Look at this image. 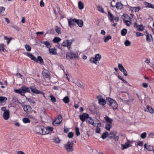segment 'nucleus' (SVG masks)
Instances as JSON below:
<instances>
[{
    "instance_id": "f257e3e1",
    "label": "nucleus",
    "mask_w": 154,
    "mask_h": 154,
    "mask_svg": "<svg viewBox=\"0 0 154 154\" xmlns=\"http://www.w3.org/2000/svg\"><path fill=\"white\" fill-rule=\"evenodd\" d=\"M29 88V87H26L24 86H22L20 89H15L14 90V91L15 92L20 94L22 96H24V93H26L27 92H30Z\"/></svg>"
},
{
    "instance_id": "f03ea898",
    "label": "nucleus",
    "mask_w": 154,
    "mask_h": 154,
    "mask_svg": "<svg viewBox=\"0 0 154 154\" xmlns=\"http://www.w3.org/2000/svg\"><path fill=\"white\" fill-rule=\"evenodd\" d=\"M35 131L36 133L39 135H44L46 134V133L47 132H45V131L46 130L45 127L43 125L36 126L35 128Z\"/></svg>"
},
{
    "instance_id": "7ed1b4c3",
    "label": "nucleus",
    "mask_w": 154,
    "mask_h": 154,
    "mask_svg": "<svg viewBox=\"0 0 154 154\" xmlns=\"http://www.w3.org/2000/svg\"><path fill=\"white\" fill-rule=\"evenodd\" d=\"M106 100L107 103L112 109H117L118 104L115 100L109 97L107 98Z\"/></svg>"
},
{
    "instance_id": "20e7f679",
    "label": "nucleus",
    "mask_w": 154,
    "mask_h": 154,
    "mask_svg": "<svg viewBox=\"0 0 154 154\" xmlns=\"http://www.w3.org/2000/svg\"><path fill=\"white\" fill-rule=\"evenodd\" d=\"M64 147L67 152H71L73 151V143L70 141H68L65 145Z\"/></svg>"
},
{
    "instance_id": "39448f33",
    "label": "nucleus",
    "mask_w": 154,
    "mask_h": 154,
    "mask_svg": "<svg viewBox=\"0 0 154 154\" xmlns=\"http://www.w3.org/2000/svg\"><path fill=\"white\" fill-rule=\"evenodd\" d=\"M66 57L67 59H72L78 58L79 56L72 51H69L66 53Z\"/></svg>"
},
{
    "instance_id": "423d86ee",
    "label": "nucleus",
    "mask_w": 154,
    "mask_h": 154,
    "mask_svg": "<svg viewBox=\"0 0 154 154\" xmlns=\"http://www.w3.org/2000/svg\"><path fill=\"white\" fill-rule=\"evenodd\" d=\"M5 107H2V109L4 111L3 114V118L5 120H8L9 118L10 112L9 110H5Z\"/></svg>"
},
{
    "instance_id": "0eeeda50",
    "label": "nucleus",
    "mask_w": 154,
    "mask_h": 154,
    "mask_svg": "<svg viewBox=\"0 0 154 154\" xmlns=\"http://www.w3.org/2000/svg\"><path fill=\"white\" fill-rule=\"evenodd\" d=\"M72 42H70V40H66L63 42L62 43V45L64 47H67L69 49L71 48V46L72 44Z\"/></svg>"
},
{
    "instance_id": "6e6552de",
    "label": "nucleus",
    "mask_w": 154,
    "mask_h": 154,
    "mask_svg": "<svg viewBox=\"0 0 154 154\" xmlns=\"http://www.w3.org/2000/svg\"><path fill=\"white\" fill-rule=\"evenodd\" d=\"M125 18H123L124 22L125 23L127 26H129L131 24V19L130 17L127 14Z\"/></svg>"
},
{
    "instance_id": "1a4fd4ad",
    "label": "nucleus",
    "mask_w": 154,
    "mask_h": 154,
    "mask_svg": "<svg viewBox=\"0 0 154 154\" xmlns=\"http://www.w3.org/2000/svg\"><path fill=\"white\" fill-rule=\"evenodd\" d=\"M62 120V118L61 115H59L55 121L53 122L52 124L56 126L57 125L60 124Z\"/></svg>"
},
{
    "instance_id": "9d476101",
    "label": "nucleus",
    "mask_w": 154,
    "mask_h": 154,
    "mask_svg": "<svg viewBox=\"0 0 154 154\" xmlns=\"http://www.w3.org/2000/svg\"><path fill=\"white\" fill-rule=\"evenodd\" d=\"M30 88L31 89V91L33 93L44 94L43 93L37 89L34 86L30 87Z\"/></svg>"
},
{
    "instance_id": "9b49d317",
    "label": "nucleus",
    "mask_w": 154,
    "mask_h": 154,
    "mask_svg": "<svg viewBox=\"0 0 154 154\" xmlns=\"http://www.w3.org/2000/svg\"><path fill=\"white\" fill-rule=\"evenodd\" d=\"M89 115L87 113H83L82 115L79 116L80 119L83 122H84L86 119L89 118Z\"/></svg>"
},
{
    "instance_id": "f8f14e48",
    "label": "nucleus",
    "mask_w": 154,
    "mask_h": 154,
    "mask_svg": "<svg viewBox=\"0 0 154 154\" xmlns=\"http://www.w3.org/2000/svg\"><path fill=\"white\" fill-rule=\"evenodd\" d=\"M23 109L24 111L27 113H30L32 112V108L29 105H27L23 106Z\"/></svg>"
},
{
    "instance_id": "ddd939ff",
    "label": "nucleus",
    "mask_w": 154,
    "mask_h": 154,
    "mask_svg": "<svg viewBox=\"0 0 154 154\" xmlns=\"http://www.w3.org/2000/svg\"><path fill=\"white\" fill-rule=\"evenodd\" d=\"M74 21L80 27H82L83 25V21L81 20H79L76 18L74 19Z\"/></svg>"
},
{
    "instance_id": "4468645a",
    "label": "nucleus",
    "mask_w": 154,
    "mask_h": 154,
    "mask_svg": "<svg viewBox=\"0 0 154 154\" xmlns=\"http://www.w3.org/2000/svg\"><path fill=\"white\" fill-rule=\"evenodd\" d=\"M145 33L146 34V40L148 42H152L153 41V39L152 38V35L149 34L148 32L146 31Z\"/></svg>"
},
{
    "instance_id": "2eb2a0df",
    "label": "nucleus",
    "mask_w": 154,
    "mask_h": 154,
    "mask_svg": "<svg viewBox=\"0 0 154 154\" xmlns=\"http://www.w3.org/2000/svg\"><path fill=\"white\" fill-rule=\"evenodd\" d=\"M43 76L45 78H49L50 72L46 69H45L42 72Z\"/></svg>"
},
{
    "instance_id": "dca6fc26",
    "label": "nucleus",
    "mask_w": 154,
    "mask_h": 154,
    "mask_svg": "<svg viewBox=\"0 0 154 154\" xmlns=\"http://www.w3.org/2000/svg\"><path fill=\"white\" fill-rule=\"evenodd\" d=\"M128 8L131 11V12H137L139 11L140 10V8L139 7H132L131 6H128Z\"/></svg>"
},
{
    "instance_id": "f3484780",
    "label": "nucleus",
    "mask_w": 154,
    "mask_h": 154,
    "mask_svg": "<svg viewBox=\"0 0 154 154\" xmlns=\"http://www.w3.org/2000/svg\"><path fill=\"white\" fill-rule=\"evenodd\" d=\"M134 27L137 28V30L138 31H142L144 29L143 26H142V25H138L136 23H134Z\"/></svg>"
},
{
    "instance_id": "a211bd4d",
    "label": "nucleus",
    "mask_w": 154,
    "mask_h": 154,
    "mask_svg": "<svg viewBox=\"0 0 154 154\" xmlns=\"http://www.w3.org/2000/svg\"><path fill=\"white\" fill-rule=\"evenodd\" d=\"M145 111L146 112H149L151 113H153L154 112L153 109L149 105H147L146 106Z\"/></svg>"
},
{
    "instance_id": "6ab92c4d",
    "label": "nucleus",
    "mask_w": 154,
    "mask_h": 154,
    "mask_svg": "<svg viewBox=\"0 0 154 154\" xmlns=\"http://www.w3.org/2000/svg\"><path fill=\"white\" fill-rule=\"evenodd\" d=\"M36 62H39V63L41 65L44 64V61L42 57L40 56H38L37 59L36 58L35 61Z\"/></svg>"
},
{
    "instance_id": "aec40b11",
    "label": "nucleus",
    "mask_w": 154,
    "mask_h": 154,
    "mask_svg": "<svg viewBox=\"0 0 154 154\" xmlns=\"http://www.w3.org/2000/svg\"><path fill=\"white\" fill-rule=\"evenodd\" d=\"M73 20L74 19L72 20L71 19H68V25L70 28H71L72 26H73L75 25V24L74 23H75V22Z\"/></svg>"
},
{
    "instance_id": "412c9836",
    "label": "nucleus",
    "mask_w": 154,
    "mask_h": 154,
    "mask_svg": "<svg viewBox=\"0 0 154 154\" xmlns=\"http://www.w3.org/2000/svg\"><path fill=\"white\" fill-rule=\"evenodd\" d=\"M115 7L118 9H121L123 8V5L121 2H117L115 5Z\"/></svg>"
},
{
    "instance_id": "4be33fe9",
    "label": "nucleus",
    "mask_w": 154,
    "mask_h": 154,
    "mask_svg": "<svg viewBox=\"0 0 154 154\" xmlns=\"http://www.w3.org/2000/svg\"><path fill=\"white\" fill-rule=\"evenodd\" d=\"M104 119L106 122L108 123V124H112L113 120L110 118L109 117L106 116L104 117Z\"/></svg>"
},
{
    "instance_id": "5701e85b",
    "label": "nucleus",
    "mask_w": 154,
    "mask_h": 154,
    "mask_svg": "<svg viewBox=\"0 0 154 154\" xmlns=\"http://www.w3.org/2000/svg\"><path fill=\"white\" fill-rule=\"evenodd\" d=\"M41 43L44 44L48 49H50L51 46V44L48 41H43L41 42Z\"/></svg>"
},
{
    "instance_id": "b1692460",
    "label": "nucleus",
    "mask_w": 154,
    "mask_h": 154,
    "mask_svg": "<svg viewBox=\"0 0 154 154\" xmlns=\"http://www.w3.org/2000/svg\"><path fill=\"white\" fill-rule=\"evenodd\" d=\"M88 123L89 124L92 125L94 127H96V124H95L94 123V122L93 121L92 118L91 117H89V118H88Z\"/></svg>"
},
{
    "instance_id": "393cba45",
    "label": "nucleus",
    "mask_w": 154,
    "mask_h": 154,
    "mask_svg": "<svg viewBox=\"0 0 154 154\" xmlns=\"http://www.w3.org/2000/svg\"><path fill=\"white\" fill-rule=\"evenodd\" d=\"M144 4L145 7L150 8H152L154 9V6H153L151 4L147 2H144Z\"/></svg>"
},
{
    "instance_id": "a878e982",
    "label": "nucleus",
    "mask_w": 154,
    "mask_h": 154,
    "mask_svg": "<svg viewBox=\"0 0 154 154\" xmlns=\"http://www.w3.org/2000/svg\"><path fill=\"white\" fill-rule=\"evenodd\" d=\"M6 50L5 48V45L3 43H0V51L5 52Z\"/></svg>"
},
{
    "instance_id": "bb28decb",
    "label": "nucleus",
    "mask_w": 154,
    "mask_h": 154,
    "mask_svg": "<svg viewBox=\"0 0 154 154\" xmlns=\"http://www.w3.org/2000/svg\"><path fill=\"white\" fill-rule=\"evenodd\" d=\"M110 135L107 131H105L102 135L101 138L103 139H105L109 135Z\"/></svg>"
},
{
    "instance_id": "cd10ccee",
    "label": "nucleus",
    "mask_w": 154,
    "mask_h": 154,
    "mask_svg": "<svg viewBox=\"0 0 154 154\" xmlns=\"http://www.w3.org/2000/svg\"><path fill=\"white\" fill-rule=\"evenodd\" d=\"M98 103L100 105L104 106L106 104V101L105 99L102 98L101 100H99Z\"/></svg>"
},
{
    "instance_id": "c85d7f7f",
    "label": "nucleus",
    "mask_w": 154,
    "mask_h": 154,
    "mask_svg": "<svg viewBox=\"0 0 154 154\" xmlns=\"http://www.w3.org/2000/svg\"><path fill=\"white\" fill-rule=\"evenodd\" d=\"M45 128L46 129V130L45 131H45H46V132H47V133H46V134H48L49 133L50 131H52L53 130V128L52 127H45Z\"/></svg>"
},
{
    "instance_id": "c756f323",
    "label": "nucleus",
    "mask_w": 154,
    "mask_h": 154,
    "mask_svg": "<svg viewBox=\"0 0 154 154\" xmlns=\"http://www.w3.org/2000/svg\"><path fill=\"white\" fill-rule=\"evenodd\" d=\"M61 40V39L58 37H55L53 39V42L55 43H57L60 42Z\"/></svg>"
},
{
    "instance_id": "7c9ffc66",
    "label": "nucleus",
    "mask_w": 154,
    "mask_h": 154,
    "mask_svg": "<svg viewBox=\"0 0 154 154\" xmlns=\"http://www.w3.org/2000/svg\"><path fill=\"white\" fill-rule=\"evenodd\" d=\"M78 7L79 9L82 10L84 8V5L83 3L81 1H79L78 2Z\"/></svg>"
},
{
    "instance_id": "2f4dec72",
    "label": "nucleus",
    "mask_w": 154,
    "mask_h": 154,
    "mask_svg": "<svg viewBox=\"0 0 154 154\" xmlns=\"http://www.w3.org/2000/svg\"><path fill=\"white\" fill-rule=\"evenodd\" d=\"M27 56L30 58L32 60L35 61L36 57L31 53H28L27 54Z\"/></svg>"
},
{
    "instance_id": "473e14b6",
    "label": "nucleus",
    "mask_w": 154,
    "mask_h": 154,
    "mask_svg": "<svg viewBox=\"0 0 154 154\" xmlns=\"http://www.w3.org/2000/svg\"><path fill=\"white\" fill-rule=\"evenodd\" d=\"M90 61L91 63H94L97 65V60L94 57H91L90 59Z\"/></svg>"
},
{
    "instance_id": "72a5a7b5",
    "label": "nucleus",
    "mask_w": 154,
    "mask_h": 154,
    "mask_svg": "<svg viewBox=\"0 0 154 154\" xmlns=\"http://www.w3.org/2000/svg\"><path fill=\"white\" fill-rule=\"evenodd\" d=\"M108 13L109 19L111 22L113 21L114 16L109 11H108Z\"/></svg>"
},
{
    "instance_id": "f704fd0d",
    "label": "nucleus",
    "mask_w": 154,
    "mask_h": 154,
    "mask_svg": "<svg viewBox=\"0 0 154 154\" xmlns=\"http://www.w3.org/2000/svg\"><path fill=\"white\" fill-rule=\"evenodd\" d=\"M22 121L24 123H29L30 122V120L27 118H24L23 119Z\"/></svg>"
},
{
    "instance_id": "c9c22d12",
    "label": "nucleus",
    "mask_w": 154,
    "mask_h": 154,
    "mask_svg": "<svg viewBox=\"0 0 154 154\" xmlns=\"http://www.w3.org/2000/svg\"><path fill=\"white\" fill-rule=\"evenodd\" d=\"M7 100V98L5 97H0V103H4Z\"/></svg>"
},
{
    "instance_id": "e433bc0d",
    "label": "nucleus",
    "mask_w": 154,
    "mask_h": 154,
    "mask_svg": "<svg viewBox=\"0 0 154 154\" xmlns=\"http://www.w3.org/2000/svg\"><path fill=\"white\" fill-rule=\"evenodd\" d=\"M63 101L65 103H68L69 102V99L68 96H66L63 98Z\"/></svg>"
},
{
    "instance_id": "4c0bfd02",
    "label": "nucleus",
    "mask_w": 154,
    "mask_h": 154,
    "mask_svg": "<svg viewBox=\"0 0 154 154\" xmlns=\"http://www.w3.org/2000/svg\"><path fill=\"white\" fill-rule=\"evenodd\" d=\"M127 32V30L126 29H123L121 31V35L122 36H125Z\"/></svg>"
},
{
    "instance_id": "58836bf2",
    "label": "nucleus",
    "mask_w": 154,
    "mask_h": 154,
    "mask_svg": "<svg viewBox=\"0 0 154 154\" xmlns=\"http://www.w3.org/2000/svg\"><path fill=\"white\" fill-rule=\"evenodd\" d=\"M112 124H108L106 125L105 126V128L108 131H110V128L112 127Z\"/></svg>"
},
{
    "instance_id": "ea45409f",
    "label": "nucleus",
    "mask_w": 154,
    "mask_h": 154,
    "mask_svg": "<svg viewBox=\"0 0 154 154\" xmlns=\"http://www.w3.org/2000/svg\"><path fill=\"white\" fill-rule=\"evenodd\" d=\"M122 145V149H124L131 146L129 143H126L125 145Z\"/></svg>"
},
{
    "instance_id": "a19ab883",
    "label": "nucleus",
    "mask_w": 154,
    "mask_h": 154,
    "mask_svg": "<svg viewBox=\"0 0 154 154\" xmlns=\"http://www.w3.org/2000/svg\"><path fill=\"white\" fill-rule=\"evenodd\" d=\"M49 52L52 54H55L56 53V50L55 48L49 49Z\"/></svg>"
},
{
    "instance_id": "79ce46f5",
    "label": "nucleus",
    "mask_w": 154,
    "mask_h": 154,
    "mask_svg": "<svg viewBox=\"0 0 154 154\" xmlns=\"http://www.w3.org/2000/svg\"><path fill=\"white\" fill-rule=\"evenodd\" d=\"M75 134L77 136H79L80 135V132L79 130V128L76 127L75 128Z\"/></svg>"
},
{
    "instance_id": "37998d69",
    "label": "nucleus",
    "mask_w": 154,
    "mask_h": 154,
    "mask_svg": "<svg viewBox=\"0 0 154 154\" xmlns=\"http://www.w3.org/2000/svg\"><path fill=\"white\" fill-rule=\"evenodd\" d=\"M53 141L54 143H59L60 142V140L58 137L54 138L53 139Z\"/></svg>"
},
{
    "instance_id": "c03bdc74",
    "label": "nucleus",
    "mask_w": 154,
    "mask_h": 154,
    "mask_svg": "<svg viewBox=\"0 0 154 154\" xmlns=\"http://www.w3.org/2000/svg\"><path fill=\"white\" fill-rule=\"evenodd\" d=\"M55 30L56 32L58 34L61 33L60 31L61 28L60 27H59L58 26H57L55 28Z\"/></svg>"
},
{
    "instance_id": "a18cd8bd",
    "label": "nucleus",
    "mask_w": 154,
    "mask_h": 154,
    "mask_svg": "<svg viewBox=\"0 0 154 154\" xmlns=\"http://www.w3.org/2000/svg\"><path fill=\"white\" fill-rule=\"evenodd\" d=\"M49 97L51 98V100L52 102H56V99L55 97L53 96L52 95H50L49 96Z\"/></svg>"
},
{
    "instance_id": "49530a36",
    "label": "nucleus",
    "mask_w": 154,
    "mask_h": 154,
    "mask_svg": "<svg viewBox=\"0 0 154 154\" xmlns=\"http://www.w3.org/2000/svg\"><path fill=\"white\" fill-rule=\"evenodd\" d=\"M4 38L5 40H6L8 44L10 43L12 39V38L11 37L8 38L6 36H4Z\"/></svg>"
},
{
    "instance_id": "de8ad7c7",
    "label": "nucleus",
    "mask_w": 154,
    "mask_h": 154,
    "mask_svg": "<svg viewBox=\"0 0 154 154\" xmlns=\"http://www.w3.org/2000/svg\"><path fill=\"white\" fill-rule=\"evenodd\" d=\"M111 38V36L109 35L107 36L104 38V42H106L110 39Z\"/></svg>"
},
{
    "instance_id": "09e8293b",
    "label": "nucleus",
    "mask_w": 154,
    "mask_h": 154,
    "mask_svg": "<svg viewBox=\"0 0 154 154\" xmlns=\"http://www.w3.org/2000/svg\"><path fill=\"white\" fill-rule=\"evenodd\" d=\"M25 48L27 51H31V48L29 45H25Z\"/></svg>"
},
{
    "instance_id": "8fccbe9b",
    "label": "nucleus",
    "mask_w": 154,
    "mask_h": 154,
    "mask_svg": "<svg viewBox=\"0 0 154 154\" xmlns=\"http://www.w3.org/2000/svg\"><path fill=\"white\" fill-rule=\"evenodd\" d=\"M125 45L126 46H129L131 45V42L128 40H126L125 42Z\"/></svg>"
},
{
    "instance_id": "3c124183",
    "label": "nucleus",
    "mask_w": 154,
    "mask_h": 154,
    "mask_svg": "<svg viewBox=\"0 0 154 154\" xmlns=\"http://www.w3.org/2000/svg\"><path fill=\"white\" fill-rule=\"evenodd\" d=\"M95 58L98 61L101 59V56L100 54H97L96 55Z\"/></svg>"
},
{
    "instance_id": "603ef678",
    "label": "nucleus",
    "mask_w": 154,
    "mask_h": 154,
    "mask_svg": "<svg viewBox=\"0 0 154 154\" xmlns=\"http://www.w3.org/2000/svg\"><path fill=\"white\" fill-rule=\"evenodd\" d=\"M118 67L119 69L121 71L125 69L124 68L123 66L121 64H119L118 65Z\"/></svg>"
},
{
    "instance_id": "864d4df0",
    "label": "nucleus",
    "mask_w": 154,
    "mask_h": 154,
    "mask_svg": "<svg viewBox=\"0 0 154 154\" xmlns=\"http://www.w3.org/2000/svg\"><path fill=\"white\" fill-rule=\"evenodd\" d=\"M98 10L100 12L102 13H104L103 8L100 6H98L97 7Z\"/></svg>"
},
{
    "instance_id": "5fc2aeb1",
    "label": "nucleus",
    "mask_w": 154,
    "mask_h": 154,
    "mask_svg": "<svg viewBox=\"0 0 154 154\" xmlns=\"http://www.w3.org/2000/svg\"><path fill=\"white\" fill-rule=\"evenodd\" d=\"M146 133L145 132H143L140 135L141 138L142 139H144L146 138Z\"/></svg>"
},
{
    "instance_id": "6e6d98bb",
    "label": "nucleus",
    "mask_w": 154,
    "mask_h": 154,
    "mask_svg": "<svg viewBox=\"0 0 154 154\" xmlns=\"http://www.w3.org/2000/svg\"><path fill=\"white\" fill-rule=\"evenodd\" d=\"M74 134L72 132L69 133L68 134V137L70 138H72Z\"/></svg>"
},
{
    "instance_id": "4d7b16f0",
    "label": "nucleus",
    "mask_w": 154,
    "mask_h": 154,
    "mask_svg": "<svg viewBox=\"0 0 154 154\" xmlns=\"http://www.w3.org/2000/svg\"><path fill=\"white\" fill-rule=\"evenodd\" d=\"M146 149L148 151H152L153 149V146H151L149 145L147 146V148H146Z\"/></svg>"
},
{
    "instance_id": "13d9d810",
    "label": "nucleus",
    "mask_w": 154,
    "mask_h": 154,
    "mask_svg": "<svg viewBox=\"0 0 154 154\" xmlns=\"http://www.w3.org/2000/svg\"><path fill=\"white\" fill-rule=\"evenodd\" d=\"M117 133V132L116 131H111V132H110L109 134H110V135L115 136V135H116Z\"/></svg>"
},
{
    "instance_id": "bf43d9fd",
    "label": "nucleus",
    "mask_w": 154,
    "mask_h": 154,
    "mask_svg": "<svg viewBox=\"0 0 154 154\" xmlns=\"http://www.w3.org/2000/svg\"><path fill=\"white\" fill-rule=\"evenodd\" d=\"M118 78L119 79L121 80L122 81L125 83H126L127 82L124 80V79L120 75H119L118 76Z\"/></svg>"
},
{
    "instance_id": "052dcab7",
    "label": "nucleus",
    "mask_w": 154,
    "mask_h": 154,
    "mask_svg": "<svg viewBox=\"0 0 154 154\" xmlns=\"http://www.w3.org/2000/svg\"><path fill=\"white\" fill-rule=\"evenodd\" d=\"M121 72L123 73V74L124 75L126 76L128 75L127 72L125 69L122 70Z\"/></svg>"
},
{
    "instance_id": "680f3d73",
    "label": "nucleus",
    "mask_w": 154,
    "mask_h": 154,
    "mask_svg": "<svg viewBox=\"0 0 154 154\" xmlns=\"http://www.w3.org/2000/svg\"><path fill=\"white\" fill-rule=\"evenodd\" d=\"M75 84H76L77 85L78 87H80L82 88H83L84 86L83 85H81L80 82H77L76 83H75Z\"/></svg>"
},
{
    "instance_id": "e2e57ef3",
    "label": "nucleus",
    "mask_w": 154,
    "mask_h": 154,
    "mask_svg": "<svg viewBox=\"0 0 154 154\" xmlns=\"http://www.w3.org/2000/svg\"><path fill=\"white\" fill-rule=\"evenodd\" d=\"M5 8L3 7H0V13H3L5 11Z\"/></svg>"
},
{
    "instance_id": "0e129e2a",
    "label": "nucleus",
    "mask_w": 154,
    "mask_h": 154,
    "mask_svg": "<svg viewBox=\"0 0 154 154\" xmlns=\"http://www.w3.org/2000/svg\"><path fill=\"white\" fill-rule=\"evenodd\" d=\"M119 139V136L117 135L113 136V139L115 141H118Z\"/></svg>"
},
{
    "instance_id": "69168bd1",
    "label": "nucleus",
    "mask_w": 154,
    "mask_h": 154,
    "mask_svg": "<svg viewBox=\"0 0 154 154\" xmlns=\"http://www.w3.org/2000/svg\"><path fill=\"white\" fill-rule=\"evenodd\" d=\"M95 132L97 133H100L101 132V130L100 128H97L95 129Z\"/></svg>"
},
{
    "instance_id": "338daca9",
    "label": "nucleus",
    "mask_w": 154,
    "mask_h": 154,
    "mask_svg": "<svg viewBox=\"0 0 154 154\" xmlns=\"http://www.w3.org/2000/svg\"><path fill=\"white\" fill-rule=\"evenodd\" d=\"M137 145L140 146H142L143 145V141H139V142L137 143Z\"/></svg>"
},
{
    "instance_id": "774afa93",
    "label": "nucleus",
    "mask_w": 154,
    "mask_h": 154,
    "mask_svg": "<svg viewBox=\"0 0 154 154\" xmlns=\"http://www.w3.org/2000/svg\"><path fill=\"white\" fill-rule=\"evenodd\" d=\"M45 4L43 1H41L40 2V6L41 7H43L44 6Z\"/></svg>"
}]
</instances>
